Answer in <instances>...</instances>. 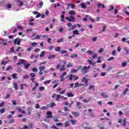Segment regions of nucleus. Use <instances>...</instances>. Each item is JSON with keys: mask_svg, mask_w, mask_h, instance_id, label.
<instances>
[{"mask_svg": "<svg viewBox=\"0 0 129 129\" xmlns=\"http://www.w3.org/2000/svg\"><path fill=\"white\" fill-rule=\"evenodd\" d=\"M82 82L83 84H81V86H87V84H88V79H87L85 77H84Z\"/></svg>", "mask_w": 129, "mask_h": 129, "instance_id": "obj_1", "label": "nucleus"}, {"mask_svg": "<svg viewBox=\"0 0 129 129\" xmlns=\"http://www.w3.org/2000/svg\"><path fill=\"white\" fill-rule=\"evenodd\" d=\"M0 44H3V46H7L8 45V39L5 38L1 39Z\"/></svg>", "mask_w": 129, "mask_h": 129, "instance_id": "obj_2", "label": "nucleus"}, {"mask_svg": "<svg viewBox=\"0 0 129 129\" xmlns=\"http://www.w3.org/2000/svg\"><path fill=\"white\" fill-rule=\"evenodd\" d=\"M19 61L20 62H18L16 63L17 66H20L22 65V64H23V65H25V64L27 63V60H26L25 59H19Z\"/></svg>", "mask_w": 129, "mask_h": 129, "instance_id": "obj_3", "label": "nucleus"}, {"mask_svg": "<svg viewBox=\"0 0 129 129\" xmlns=\"http://www.w3.org/2000/svg\"><path fill=\"white\" fill-rule=\"evenodd\" d=\"M89 125V123L84 122V123H83L82 127H83V128H85V129H91V127H88Z\"/></svg>", "mask_w": 129, "mask_h": 129, "instance_id": "obj_4", "label": "nucleus"}, {"mask_svg": "<svg viewBox=\"0 0 129 129\" xmlns=\"http://www.w3.org/2000/svg\"><path fill=\"white\" fill-rule=\"evenodd\" d=\"M46 69V67L45 66H40L39 67V75H43V71Z\"/></svg>", "mask_w": 129, "mask_h": 129, "instance_id": "obj_5", "label": "nucleus"}, {"mask_svg": "<svg viewBox=\"0 0 129 129\" xmlns=\"http://www.w3.org/2000/svg\"><path fill=\"white\" fill-rule=\"evenodd\" d=\"M66 20H68L69 22H75V18H74V17L72 15L70 16V18L67 17L66 18Z\"/></svg>", "mask_w": 129, "mask_h": 129, "instance_id": "obj_6", "label": "nucleus"}, {"mask_svg": "<svg viewBox=\"0 0 129 129\" xmlns=\"http://www.w3.org/2000/svg\"><path fill=\"white\" fill-rule=\"evenodd\" d=\"M17 44L18 46H20V44H21V41L19 40V38H16L14 40V45Z\"/></svg>", "mask_w": 129, "mask_h": 129, "instance_id": "obj_7", "label": "nucleus"}, {"mask_svg": "<svg viewBox=\"0 0 129 129\" xmlns=\"http://www.w3.org/2000/svg\"><path fill=\"white\" fill-rule=\"evenodd\" d=\"M65 65H66V62H64L63 64L61 66V68L59 69L60 71H65V70H66Z\"/></svg>", "mask_w": 129, "mask_h": 129, "instance_id": "obj_8", "label": "nucleus"}, {"mask_svg": "<svg viewBox=\"0 0 129 129\" xmlns=\"http://www.w3.org/2000/svg\"><path fill=\"white\" fill-rule=\"evenodd\" d=\"M35 86L32 88V91H35L36 90V89L38 87H39V83L37 82L34 83Z\"/></svg>", "mask_w": 129, "mask_h": 129, "instance_id": "obj_9", "label": "nucleus"}, {"mask_svg": "<svg viewBox=\"0 0 129 129\" xmlns=\"http://www.w3.org/2000/svg\"><path fill=\"white\" fill-rule=\"evenodd\" d=\"M82 71L83 72V73H87L88 72V68L87 66H84L83 69H82Z\"/></svg>", "mask_w": 129, "mask_h": 129, "instance_id": "obj_10", "label": "nucleus"}, {"mask_svg": "<svg viewBox=\"0 0 129 129\" xmlns=\"http://www.w3.org/2000/svg\"><path fill=\"white\" fill-rule=\"evenodd\" d=\"M49 108L50 107V108H53L54 106H56V103L55 102H52L48 104Z\"/></svg>", "mask_w": 129, "mask_h": 129, "instance_id": "obj_11", "label": "nucleus"}, {"mask_svg": "<svg viewBox=\"0 0 129 129\" xmlns=\"http://www.w3.org/2000/svg\"><path fill=\"white\" fill-rule=\"evenodd\" d=\"M101 96L103 98H107L108 97V95H107V93L106 92H103L101 93Z\"/></svg>", "mask_w": 129, "mask_h": 129, "instance_id": "obj_12", "label": "nucleus"}, {"mask_svg": "<svg viewBox=\"0 0 129 129\" xmlns=\"http://www.w3.org/2000/svg\"><path fill=\"white\" fill-rule=\"evenodd\" d=\"M72 113L75 117H78L79 116V113L77 112L72 111Z\"/></svg>", "mask_w": 129, "mask_h": 129, "instance_id": "obj_13", "label": "nucleus"}, {"mask_svg": "<svg viewBox=\"0 0 129 129\" xmlns=\"http://www.w3.org/2000/svg\"><path fill=\"white\" fill-rule=\"evenodd\" d=\"M45 109H49V105H46V106H43L40 108V110H45Z\"/></svg>", "mask_w": 129, "mask_h": 129, "instance_id": "obj_14", "label": "nucleus"}, {"mask_svg": "<svg viewBox=\"0 0 129 129\" xmlns=\"http://www.w3.org/2000/svg\"><path fill=\"white\" fill-rule=\"evenodd\" d=\"M32 113V108H27V115H31Z\"/></svg>", "mask_w": 129, "mask_h": 129, "instance_id": "obj_15", "label": "nucleus"}, {"mask_svg": "<svg viewBox=\"0 0 129 129\" xmlns=\"http://www.w3.org/2000/svg\"><path fill=\"white\" fill-rule=\"evenodd\" d=\"M17 2L18 3V6H19L20 7H22V6L24 5V3L21 1V0H17Z\"/></svg>", "mask_w": 129, "mask_h": 129, "instance_id": "obj_16", "label": "nucleus"}, {"mask_svg": "<svg viewBox=\"0 0 129 129\" xmlns=\"http://www.w3.org/2000/svg\"><path fill=\"white\" fill-rule=\"evenodd\" d=\"M12 76L13 79H18V74L14 73L12 75Z\"/></svg>", "mask_w": 129, "mask_h": 129, "instance_id": "obj_17", "label": "nucleus"}, {"mask_svg": "<svg viewBox=\"0 0 129 129\" xmlns=\"http://www.w3.org/2000/svg\"><path fill=\"white\" fill-rule=\"evenodd\" d=\"M70 121L69 120L66 121L64 123V127H67L68 126H69V125H70Z\"/></svg>", "mask_w": 129, "mask_h": 129, "instance_id": "obj_18", "label": "nucleus"}, {"mask_svg": "<svg viewBox=\"0 0 129 129\" xmlns=\"http://www.w3.org/2000/svg\"><path fill=\"white\" fill-rule=\"evenodd\" d=\"M68 7H71V8L73 10L75 9V5L74 4H73V3L68 4Z\"/></svg>", "mask_w": 129, "mask_h": 129, "instance_id": "obj_19", "label": "nucleus"}, {"mask_svg": "<svg viewBox=\"0 0 129 129\" xmlns=\"http://www.w3.org/2000/svg\"><path fill=\"white\" fill-rule=\"evenodd\" d=\"M123 126H126V118H124L122 123Z\"/></svg>", "mask_w": 129, "mask_h": 129, "instance_id": "obj_20", "label": "nucleus"}, {"mask_svg": "<svg viewBox=\"0 0 129 129\" xmlns=\"http://www.w3.org/2000/svg\"><path fill=\"white\" fill-rule=\"evenodd\" d=\"M81 8L82 9H87V6H86V4H84V3H81Z\"/></svg>", "mask_w": 129, "mask_h": 129, "instance_id": "obj_21", "label": "nucleus"}, {"mask_svg": "<svg viewBox=\"0 0 129 129\" xmlns=\"http://www.w3.org/2000/svg\"><path fill=\"white\" fill-rule=\"evenodd\" d=\"M64 42V39L63 38V37L60 38L59 39H58L57 41V43H62Z\"/></svg>", "mask_w": 129, "mask_h": 129, "instance_id": "obj_22", "label": "nucleus"}, {"mask_svg": "<svg viewBox=\"0 0 129 129\" xmlns=\"http://www.w3.org/2000/svg\"><path fill=\"white\" fill-rule=\"evenodd\" d=\"M87 53H88L89 55H93V54H94V51H93V50H89L87 51Z\"/></svg>", "mask_w": 129, "mask_h": 129, "instance_id": "obj_23", "label": "nucleus"}, {"mask_svg": "<svg viewBox=\"0 0 129 129\" xmlns=\"http://www.w3.org/2000/svg\"><path fill=\"white\" fill-rule=\"evenodd\" d=\"M80 85L81 84H79L78 82H76L75 84V87L74 88H78V87H80Z\"/></svg>", "mask_w": 129, "mask_h": 129, "instance_id": "obj_24", "label": "nucleus"}, {"mask_svg": "<svg viewBox=\"0 0 129 129\" xmlns=\"http://www.w3.org/2000/svg\"><path fill=\"white\" fill-rule=\"evenodd\" d=\"M77 108H78V109H80V108H81V105H80V102H77Z\"/></svg>", "mask_w": 129, "mask_h": 129, "instance_id": "obj_25", "label": "nucleus"}, {"mask_svg": "<svg viewBox=\"0 0 129 129\" xmlns=\"http://www.w3.org/2000/svg\"><path fill=\"white\" fill-rule=\"evenodd\" d=\"M30 66H31V64L30 63H25V64L24 65V68L25 69H28L29 67H30Z\"/></svg>", "mask_w": 129, "mask_h": 129, "instance_id": "obj_26", "label": "nucleus"}, {"mask_svg": "<svg viewBox=\"0 0 129 129\" xmlns=\"http://www.w3.org/2000/svg\"><path fill=\"white\" fill-rule=\"evenodd\" d=\"M67 96L69 97H73V96H74V95H73V94H72L71 92H68L67 93Z\"/></svg>", "mask_w": 129, "mask_h": 129, "instance_id": "obj_27", "label": "nucleus"}, {"mask_svg": "<svg viewBox=\"0 0 129 129\" xmlns=\"http://www.w3.org/2000/svg\"><path fill=\"white\" fill-rule=\"evenodd\" d=\"M69 15H75L76 12H75V11L72 10V11H70L69 12Z\"/></svg>", "mask_w": 129, "mask_h": 129, "instance_id": "obj_28", "label": "nucleus"}, {"mask_svg": "<svg viewBox=\"0 0 129 129\" xmlns=\"http://www.w3.org/2000/svg\"><path fill=\"white\" fill-rule=\"evenodd\" d=\"M13 85L14 86V88L15 89V90H18V84L16 83H14Z\"/></svg>", "mask_w": 129, "mask_h": 129, "instance_id": "obj_29", "label": "nucleus"}, {"mask_svg": "<svg viewBox=\"0 0 129 129\" xmlns=\"http://www.w3.org/2000/svg\"><path fill=\"white\" fill-rule=\"evenodd\" d=\"M73 34L74 35H79V31L78 30H75L73 31Z\"/></svg>", "mask_w": 129, "mask_h": 129, "instance_id": "obj_30", "label": "nucleus"}, {"mask_svg": "<svg viewBox=\"0 0 129 129\" xmlns=\"http://www.w3.org/2000/svg\"><path fill=\"white\" fill-rule=\"evenodd\" d=\"M61 20H60L61 22H63V23H65V19H64V18L65 17V16H64V15H62L60 16Z\"/></svg>", "mask_w": 129, "mask_h": 129, "instance_id": "obj_31", "label": "nucleus"}, {"mask_svg": "<svg viewBox=\"0 0 129 129\" xmlns=\"http://www.w3.org/2000/svg\"><path fill=\"white\" fill-rule=\"evenodd\" d=\"M44 56H45V51H43L41 52V53L40 54V58H43V57H44Z\"/></svg>", "mask_w": 129, "mask_h": 129, "instance_id": "obj_32", "label": "nucleus"}, {"mask_svg": "<svg viewBox=\"0 0 129 129\" xmlns=\"http://www.w3.org/2000/svg\"><path fill=\"white\" fill-rule=\"evenodd\" d=\"M55 57H56V55H50L48 56V59H54V58H55Z\"/></svg>", "mask_w": 129, "mask_h": 129, "instance_id": "obj_33", "label": "nucleus"}, {"mask_svg": "<svg viewBox=\"0 0 129 129\" xmlns=\"http://www.w3.org/2000/svg\"><path fill=\"white\" fill-rule=\"evenodd\" d=\"M53 120H54L55 122H58L59 121L58 116H55L54 117H53Z\"/></svg>", "mask_w": 129, "mask_h": 129, "instance_id": "obj_34", "label": "nucleus"}, {"mask_svg": "<svg viewBox=\"0 0 129 129\" xmlns=\"http://www.w3.org/2000/svg\"><path fill=\"white\" fill-rule=\"evenodd\" d=\"M113 10H114V7L112 5H111L110 6V9H108L109 12H111V11H113Z\"/></svg>", "mask_w": 129, "mask_h": 129, "instance_id": "obj_35", "label": "nucleus"}, {"mask_svg": "<svg viewBox=\"0 0 129 129\" xmlns=\"http://www.w3.org/2000/svg\"><path fill=\"white\" fill-rule=\"evenodd\" d=\"M40 107H41L40 104H39V103L36 104V105H35L36 109H39V108H40Z\"/></svg>", "mask_w": 129, "mask_h": 129, "instance_id": "obj_36", "label": "nucleus"}, {"mask_svg": "<svg viewBox=\"0 0 129 129\" xmlns=\"http://www.w3.org/2000/svg\"><path fill=\"white\" fill-rule=\"evenodd\" d=\"M15 120L14 119H11L9 120V121L8 122V123L10 124L11 123H14V122H15Z\"/></svg>", "mask_w": 129, "mask_h": 129, "instance_id": "obj_37", "label": "nucleus"}, {"mask_svg": "<svg viewBox=\"0 0 129 129\" xmlns=\"http://www.w3.org/2000/svg\"><path fill=\"white\" fill-rule=\"evenodd\" d=\"M127 91H128V88L125 89V90L123 92V95H125L126 94Z\"/></svg>", "mask_w": 129, "mask_h": 129, "instance_id": "obj_38", "label": "nucleus"}, {"mask_svg": "<svg viewBox=\"0 0 129 129\" xmlns=\"http://www.w3.org/2000/svg\"><path fill=\"white\" fill-rule=\"evenodd\" d=\"M101 7H102V9H104V8H105V6H104V5H102L101 4H98V8H100Z\"/></svg>", "mask_w": 129, "mask_h": 129, "instance_id": "obj_39", "label": "nucleus"}, {"mask_svg": "<svg viewBox=\"0 0 129 129\" xmlns=\"http://www.w3.org/2000/svg\"><path fill=\"white\" fill-rule=\"evenodd\" d=\"M77 57H78V54H73L71 55V58H76Z\"/></svg>", "mask_w": 129, "mask_h": 129, "instance_id": "obj_40", "label": "nucleus"}, {"mask_svg": "<svg viewBox=\"0 0 129 129\" xmlns=\"http://www.w3.org/2000/svg\"><path fill=\"white\" fill-rule=\"evenodd\" d=\"M70 121L72 122V123L73 125H75V123H76V120H73L72 119L70 120Z\"/></svg>", "mask_w": 129, "mask_h": 129, "instance_id": "obj_41", "label": "nucleus"}, {"mask_svg": "<svg viewBox=\"0 0 129 129\" xmlns=\"http://www.w3.org/2000/svg\"><path fill=\"white\" fill-rule=\"evenodd\" d=\"M43 127H45V128H48V124H45L44 122H41Z\"/></svg>", "mask_w": 129, "mask_h": 129, "instance_id": "obj_42", "label": "nucleus"}, {"mask_svg": "<svg viewBox=\"0 0 129 129\" xmlns=\"http://www.w3.org/2000/svg\"><path fill=\"white\" fill-rule=\"evenodd\" d=\"M76 28V25H73V26L71 27V28L69 29L70 31H73V30H74Z\"/></svg>", "mask_w": 129, "mask_h": 129, "instance_id": "obj_43", "label": "nucleus"}, {"mask_svg": "<svg viewBox=\"0 0 129 129\" xmlns=\"http://www.w3.org/2000/svg\"><path fill=\"white\" fill-rule=\"evenodd\" d=\"M39 91H44V90H45V87H39Z\"/></svg>", "mask_w": 129, "mask_h": 129, "instance_id": "obj_44", "label": "nucleus"}, {"mask_svg": "<svg viewBox=\"0 0 129 129\" xmlns=\"http://www.w3.org/2000/svg\"><path fill=\"white\" fill-rule=\"evenodd\" d=\"M4 112H6L5 108H2L0 109V113H4Z\"/></svg>", "mask_w": 129, "mask_h": 129, "instance_id": "obj_45", "label": "nucleus"}, {"mask_svg": "<svg viewBox=\"0 0 129 129\" xmlns=\"http://www.w3.org/2000/svg\"><path fill=\"white\" fill-rule=\"evenodd\" d=\"M59 98H61V96L59 95H56V98L55 99L56 101H58Z\"/></svg>", "mask_w": 129, "mask_h": 129, "instance_id": "obj_46", "label": "nucleus"}, {"mask_svg": "<svg viewBox=\"0 0 129 129\" xmlns=\"http://www.w3.org/2000/svg\"><path fill=\"white\" fill-rule=\"evenodd\" d=\"M11 102H12V104L13 105H17V100H13Z\"/></svg>", "mask_w": 129, "mask_h": 129, "instance_id": "obj_47", "label": "nucleus"}, {"mask_svg": "<svg viewBox=\"0 0 129 129\" xmlns=\"http://www.w3.org/2000/svg\"><path fill=\"white\" fill-rule=\"evenodd\" d=\"M126 64H127V62L126 61L122 62V67H125L126 66Z\"/></svg>", "mask_w": 129, "mask_h": 129, "instance_id": "obj_48", "label": "nucleus"}, {"mask_svg": "<svg viewBox=\"0 0 129 129\" xmlns=\"http://www.w3.org/2000/svg\"><path fill=\"white\" fill-rule=\"evenodd\" d=\"M32 72H35V73H37V72H38V70H37V68H33L32 69Z\"/></svg>", "mask_w": 129, "mask_h": 129, "instance_id": "obj_49", "label": "nucleus"}, {"mask_svg": "<svg viewBox=\"0 0 129 129\" xmlns=\"http://www.w3.org/2000/svg\"><path fill=\"white\" fill-rule=\"evenodd\" d=\"M17 29H18V30H24V27L22 26H18Z\"/></svg>", "mask_w": 129, "mask_h": 129, "instance_id": "obj_50", "label": "nucleus"}, {"mask_svg": "<svg viewBox=\"0 0 129 129\" xmlns=\"http://www.w3.org/2000/svg\"><path fill=\"white\" fill-rule=\"evenodd\" d=\"M111 60H114V57L113 56H111L108 59L107 61H111Z\"/></svg>", "mask_w": 129, "mask_h": 129, "instance_id": "obj_51", "label": "nucleus"}, {"mask_svg": "<svg viewBox=\"0 0 129 129\" xmlns=\"http://www.w3.org/2000/svg\"><path fill=\"white\" fill-rule=\"evenodd\" d=\"M60 50H61V47H57L56 48H55V50L56 52H59V51H60Z\"/></svg>", "mask_w": 129, "mask_h": 129, "instance_id": "obj_52", "label": "nucleus"}, {"mask_svg": "<svg viewBox=\"0 0 129 129\" xmlns=\"http://www.w3.org/2000/svg\"><path fill=\"white\" fill-rule=\"evenodd\" d=\"M44 120V121H45V122H48V121H50V119L49 118H47V117H46Z\"/></svg>", "mask_w": 129, "mask_h": 129, "instance_id": "obj_53", "label": "nucleus"}, {"mask_svg": "<svg viewBox=\"0 0 129 129\" xmlns=\"http://www.w3.org/2000/svg\"><path fill=\"white\" fill-rule=\"evenodd\" d=\"M60 53H61V54H65V53H67V50H61L60 51Z\"/></svg>", "mask_w": 129, "mask_h": 129, "instance_id": "obj_54", "label": "nucleus"}, {"mask_svg": "<svg viewBox=\"0 0 129 129\" xmlns=\"http://www.w3.org/2000/svg\"><path fill=\"white\" fill-rule=\"evenodd\" d=\"M30 76L32 78H34L36 76V74L34 73H31L30 74Z\"/></svg>", "mask_w": 129, "mask_h": 129, "instance_id": "obj_55", "label": "nucleus"}, {"mask_svg": "<svg viewBox=\"0 0 129 129\" xmlns=\"http://www.w3.org/2000/svg\"><path fill=\"white\" fill-rule=\"evenodd\" d=\"M32 128H33V124H32V123H30L29 124L28 129H32Z\"/></svg>", "mask_w": 129, "mask_h": 129, "instance_id": "obj_56", "label": "nucleus"}, {"mask_svg": "<svg viewBox=\"0 0 129 129\" xmlns=\"http://www.w3.org/2000/svg\"><path fill=\"white\" fill-rule=\"evenodd\" d=\"M72 66H73V65H72V64H71V63L69 62V64L67 65V68H70V67H72Z\"/></svg>", "mask_w": 129, "mask_h": 129, "instance_id": "obj_57", "label": "nucleus"}, {"mask_svg": "<svg viewBox=\"0 0 129 129\" xmlns=\"http://www.w3.org/2000/svg\"><path fill=\"white\" fill-rule=\"evenodd\" d=\"M98 37H94L92 38L93 42H96L97 41Z\"/></svg>", "mask_w": 129, "mask_h": 129, "instance_id": "obj_58", "label": "nucleus"}, {"mask_svg": "<svg viewBox=\"0 0 129 129\" xmlns=\"http://www.w3.org/2000/svg\"><path fill=\"white\" fill-rule=\"evenodd\" d=\"M12 69H13V68H12V67L10 66V67H8L6 69V71H9V70H12Z\"/></svg>", "mask_w": 129, "mask_h": 129, "instance_id": "obj_59", "label": "nucleus"}, {"mask_svg": "<svg viewBox=\"0 0 129 129\" xmlns=\"http://www.w3.org/2000/svg\"><path fill=\"white\" fill-rule=\"evenodd\" d=\"M116 53V50H113V51H112L111 54H112V56H115Z\"/></svg>", "mask_w": 129, "mask_h": 129, "instance_id": "obj_60", "label": "nucleus"}, {"mask_svg": "<svg viewBox=\"0 0 129 129\" xmlns=\"http://www.w3.org/2000/svg\"><path fill=\"white\" fill-rule=\"evenodd\" d=\"M39 5L40 8H42V7H43V5H44V3H43V2H39Z\"/></svg>", "mask_w": 129, "mask_h": 129, "instance_id": "obj_61", "label": "nucleus"}, {"mask_svg": "<svg viewBox=\"0 0 129 129\" xmlns=\"http://www.w3.org/2000/svg\"><path fill=\"white\" fill-rule=\"evenodd\" d=\"M78 71V70H75V69H73L72 70V73H76V72H77Z\"/></svg>", "mask_w": 129, "mask_h": 129, "instance_id": "obj_62", "label": "nucleus"}, {"mask_svg": "<svg viewBox=\"0 0 129 129\" xmlns=\"http://www.w3.org/2000/svg\"><path fill=\"white\" fill-rule=\"evenodd\" d=\"M75 77V76H73V74H71L70 76V80H72V78Z\"/></svg>", "mask_w": 129, "mask_h": 129, "instance_id": "obj_63", "label": "nucleus"}, {"mask_svg": "<svg viewBox=\"0 0 129 129\" xmlns=\"http://www.w3.org/2000/svg\"><path fill=\"white\" fill-rule=\"evenodd\" d=\"M21 129H29V127L28 126L24 125L22 128Z\"/></svg>", "mask_w": 129, "mask_h": 129, "instance_id": "obj_64", "label": "nucleus"}]
</instances>
